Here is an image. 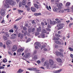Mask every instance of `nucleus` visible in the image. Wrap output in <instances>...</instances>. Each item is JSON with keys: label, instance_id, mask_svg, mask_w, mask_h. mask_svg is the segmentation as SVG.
Instances as JSON below:
<instances>
[{"label": "nucleus", "instance_id": "a18cd8bd", "mask_svg": "<svg viewBox=\"0 0 73 73\" xmlns=\"http://www.w3.org/2000/svg\"><path fill=\"white\" fill-rule=\"evenodd\" d=\"M39 35V33L38 32V33H35V36H38Z\"/></svg>", "mask_w": 73, "mask_h": 73}, {"label": "nucleus", "instance_id": "7c9ffc66", "mask_svg": "<svg viewBox=\"0 0 73 73\" xmlns=\"http://www.w3.org/2000/svg\"><path fill=\"white\" fill-rule=\"evenodd\" d=\"M3 39H4V41H5V40H7V37H6L5 36H3Z\"/></svg>", "mask_w": 73, "mask_h": 73}, {"label": "nucleus", "instance_id": "58836bf2", "mask_svg": "<svg viewBox=\"0 0 73 73\" xmlns=\"http://www.w3.org/2000/svg\"><path fill=\"white\" fill-rule=\"evenodd\" d=\"M9 32H12V33H13V29H11L9 31Z\"/></svg>", "mask_w": 73, "mask_h": 73}, {"label": "nucleus", "instance_id": "7ed1b4c3", "mask_svg": "<svg viewBox=\"0 0 73 73\" xmlns=\"http://www.w3.org/2000/svg\"><path fill=\"white\" fill-rule=\"evenodd\" d=\"M1 14L2 16H4L5 14V9H2L1 11Z\"/></svg>", "mask_w": 73, "mask_h": 73}, {"label": "nucleus", "instance_id": "f8f14e48", "mask_svg": "<svg viewBox=\"0 0 73 73\" xmlns=\"http://www.w3.org/2000/svg\"><path fill=\"white\" fill-rule=\"evenodd\" d=\"M6 44L7 45L9 46L11 45V44H12V42L11 41L8 40L6 42Z\"/></svg>", "mask_w": 73, "mask_h": 73}, {"label": "nucleus", "instance_id": "473e14b6", "mask_svg": "<svg viewBox=\"0 0 73 73\" xmlns=\"http://www.w3.org/2000/svg\"><path fill=\"white\" fill-rule=\"evenodd\" d=\"M18 12H20V13H23V11L19 9L18 10Z\"/></svg>", "mask_w": 73, "mask_h": 73}, {"label": "nucleus", "instance_id": "a19ab883", "mask_svg": "<svg viewBox=\"0 0 73 73\" xmlns=\"http://www.w3.org/2000/svg\"><path fill=\"white\" fill-rule=\"evenodd\" d=\"M28 5L29 7H30L31 6V2H28Z\"/></svg>", "mask_w": 73, "mask_h": 73}, {"label": "nucleus", "instance_id": "bf43d9fd", "mask_svg": "<svg viewBox=\"0 0 73 73\" xmlns=\"http://www.w3.org/2000/svg\"><path fill=\"white\" fill-rule=\"evenodd\" d=\"M25 26H26L27 27H29L28 24V23H26L25 24Z\"/></svg>", "mask_w": 73, "mask_h": 73}, {"label": "nucleus", "instance_id": "774afa93", "mask_svg": "<svg viewBox=\"0 0 73 73\" xmlns=\"http://www.w3.org/2000/svg\"><path fill=\"white\" fill-rule=\"evenodd\" d=\"M71 9L73 11V5L72 6V7H71Z\"/></svg>", "mask_w": 73, "mask_h": 73}, {"label": "nucleus", "instance_id": "393cba45", "mask_svg": "<svg viewBox=\"0 0 73 73\" xmlns=\"http://www.w3.org/2000/svg\"><path fill=\"white\" fill-rule=\"evenodd\" d=\"M2 61H3V62L5 63V62H7V59L6 58L3 59Z\"/></svg>", "mask_w": 73, "mask_h": 73}, {"label": "nucleus", "instance_id": "37998d69", "mask_svg": "<svg viewBox=\"0 0 73 73\" xmlns=\"http://www.w3.org/2000/svg\"><path fill=\"white\" fill-rule=\"evenodd\" d=\"M28 70H33V68H29L27 69Z\"/></svg>", "mask_w": 73, "mask_h": 73}, {"label": "nucleus", "instance_id": "603ef678", "mask_svg": "<svg viewBox=\"0 0 73 73\" xmlns=\"http://www.w3.org/2000/svg\"><path fill=\"white\" fill-rule=\"evenodd\" d=\"M72 25H73V23H71L69 25V26L70 27H71V26H72Z\"/></svg>", "mask_w": 73, "mask_h": 73}, {"label": "nucleus", "instance_id": "4be33fe9", "mask_svg": "<svg viewBox=\"0 0 73 73\" xmlns=\"http://www.w3.org/2000/svg\"><path fill=\"white\" fill-rule=\"evenodd\" d=\"M56 60L58 62H61V59L60 58L56 59Z\"/></svg>", "mask_w": 73, "mask_h": 73}, {"label": "nucleus", "instance_id": "f704fd0d", "mask_svg": "<svg viewBox=\"0 0 73 73\" xmlns=\"http://www.w3.org/2000/svg\"><path fill=\"white\" fill-rule=\"evenodd\" d=\"M53 10L54 12H57V10H58V9L57 8H54V9Z\"/></svg>", "mask_w": 73, "mask_h": 73}, {"label": "nucleus", "instance_id": "c85d7f7f", "mask_svg": "<svg viewBox=\"0 0 73 73\" xmlns=\"http://www.w3.org/2000/svg\"><path fill=\"white\" fill-rule=\"evenodd\" d=\"M46 31L45 30H42V33H46Z\"/></svg>", "mask_w": 73, "mask_h": 73}, {"label": "nucleus", "instance_id": "ddd939ff", "mask_svg": "<svg viewBox=\"0 0 73 73\" xmlns=\"http://www.w3.org/2000/svg\"><path fill=\"white\" fill-rule=\"evenodd\" d=\"M36 45L39 47H40V46H41V44H40V43H39L38 42H36L34 44V45L36 46Z\"/></svg>", "mask_w": 73, "mask_h": 73}, {"label": "nucleus", "instance_id": "bb28decb", "mask_svg": "<svg viewBox=\"0 0 73 73\" xmlns=\"http://www.w3.org/2000/svg\"><path fill=\"white\" fill-rule=\"evenodd\" d=\"M5 35H6V36H7V37H9V33H8V32H7L5 33Z\"/></svg>", "mask_w": 73, "mask_h": 73}, {"label": "nucleus", "instance_id": "f257e3e1", "mask_svg": "<svg viewBox=\"0 0 73 73\" xmlns=\"http://www.w3.org/2000/svg\"><path fill=\"white\" fill-rule=\"evenodd\" d=\"M16 4V2L12 0H6L5 3L3 5L5 9H7L10 7V5H15Z\"/></svg>", "mask_w": 73, "mask_h": 73}, {"label": "nucleus", "instance_id": "6e6552de", "mask_svg": "<svg viewBox=\"0 0 73 73\" xmlns=\"http://www.w3.org/2000/svg\"><path fill=\"white\" fill-rule=\"evenodd\" d=\"M30 56H31V54L29 53H28L25 54L24 56V57H25V58H27L28 57H30Z\"/></svg>", "mask_w": 73, "mask_h": 73}, {"label": "nucleus", "instance_id": "4c0bfd02", "mask_svg": "<svg viewBox=\"0 0 73 73\" xmlns=\"http://www.w3.org/2000/svg\"><path fill=\"white\" fill-rule=\"evenodd\" d=\"M52 68H56V64H54L53 65L52 67Z\"/></svg>", "mask_w": 73, "mask_h": 73}, {"label": "nucleus", "instance_id": "dca6fc26", "mask_svg": "<svg viewBox=\"0 0 73 73\" xmlns=\"http://www.w3.org/2000/svg\"><path fill=\"white\" fill-rule=\"evenodd\" d=\"M32 58L33 60H37V59H38V56L37 55H35L34 56V57H33Z\"/></svg>", "mask_w": 73, "mask_h": 73}, {"label": "nucleus", "instance_id": "4d7b16f0", "mask_svg": "<svg viewBox=\"0 0 73 73\" xmlns=\"http://www.w3.org/2000/svg\"><path fill=\"white\" fill-rule=\"evenodd\" d=\"M41 25H42V26H44V23L42 22L41 23Z\"/></svg>", "mask_w": 73, "mask_h": 73}, {"label": "nucleus", "instance_id": "2f4dec72", "mask_svg": "<svg viewBox=\"0 0 73 73\" xmlns=\"http://www.w3.org/2000/svg\"><path fill=\"white\" fill-rule=\"evenodd\" d=\"M31 41V38H29L27 40V42H29Z\"/></svg>", "mask_w": 73, "mask_h": 73}, {"label": "nucleus", "instance_id": "864d4df0", "mask_svg": "<svg viewBox=\"0 0 73 73\" xmlns=\"http://www.w3.org/2000/svg\"><path fill=\"white\" fill-rule=\"evenodd\" d=\"M23 34H21V38H23Z\"/></svg>", "mask_w": 73, "mask_h": 73}, {"label": "nucleus", "instance_id": "6ab92c4d", "mask_svg": "<svg viewBox=\"0 0 73 73\" xmlns=\"http://www.w3.org/2000/svg\"><path fill=\"white\" fill-rule=\"evenodd\" d=\"M25 7L26 8L27 11H29L30 10V8L29 6H27V5H25Z\"/></svg>", "mask_w": 73, "mask_h": 73}, {"label": "nucleus", "instance_id": "c756f323", "mask_svg": "<svg viewBox=\"0 0 73 73\" xmlns=\"http://www.w3.org/2000/svg\"><path fill=\"white\" fill-rule=\"evenodd\" d=\"M21 19H22V17H19V18H18V19H17L16 20H15V21H19V20H21Z\"/></svg>", "mask_w": 73, "mask_h": 73}, {"label": "nucleus", "instance_id": "49530a36", "mask_svg": "<svg viewBox=\"0 0 73 73\" xmlns=\"http://www.w3.org/2000/svg\"><path fill=\"white\" fill-rule=\"evenodd\" d=\"M46 30H47V31H51V30L50 29L48 28H46Z\"/></svg>", "mask_w": 73, "mask_h": 73}, {"label": "nucleus", "instance_id": "b1692460", "mask_svg": "<svg viewBox=\"0 0 73 73\" xmlns=\"http://www.w3.org/2000/svg\"><path fill=\"white\" fill-rule=\"evenodd\" d=\"M41 36L42 37V38H44L45 37V34H44L42 33V34H41Z\"/></svg>", "mask_w": 73, "mask_h": 73}, {"label": "nucleus", "instance_id": "680f3d73", "mask_svg": "<svg viewBox=\"0 0 73 73\" xmlns=\"http://www.w3.org/2000/svg\"><path fill=\"white\" fill-rule=\"evenodd\" d=\"M0 69H4V67L3 66H1L0 67Z\"/></svg>", "mask_w": 73, "mask_h": 73}, {"label": "nucleus", "instance_id": "aec40b11", "mask_svg": "<svg viewBox=\"0 0 73 73\" xmlns=\"http://www.w3.org/2000/svg\"><path fill=\"white\" fill-rule=\"evenodd\" d=\"M23 72V70H21V69H20L19 70L17 71V73H22Z\"/></svg>", "mask_w": 73, "mask_h": 73}, {"label": "nucleus", "instance_id": "9b49d317", "mask_svg": "<svg viewBox=\"0 0 73 73\" xmlns=\"http://www.w3.org/2000/svg\"><path fill=\"white\" fill-rule=\"evenodd\" d=\"M57 6L58 7V9H60L61 8V7L62 6V3L58 4L57 5Z\"/></svg>", "mask_w": 73, "mask_h": 73}, {"label": "nucleus", "instance_id": "a878e982", "mask_svg": "<svg viewBox=\"0 0 73 73\" xmlns=\"http://www.w3.org/2000/svg\"><path fill=\"white\" fill-rule=\"evenodd\" d=\"M53 40H58L59 39V38H56V37H54V38H53Z\"/></svg>", "mask_w": 73, "mask_h": 73}, {"label": "nucleus", "instance_id": "09e8293b", "mask_svg": "<svg viewBox=\"0 0 73 73\" xmlns=\"http://www.w3.org/2000/svg\"><path fill=\"white\" fill-rule=\"evenodd\" d=\"M45 58H42L41 59V61H42V62H43V61H45Z\"/></svg>", "mask_w": 73, "mask_h": 73}, {"label": "nucleus", "instance_id": "f3484780", "mask_svg": "<svg viewBox=\"0 0 73 73\" xmlns=\"http://www.w3.org/2000/svg\"><path fill=\"white\" fill-rule=\"evenodd\" d=\"M41 27L39 26L38 27V28H37V29H36V31L37 32H41Z\"/></svg>", "mask_w": 73, "mask_h": 73}, {"label": "nucleus", "instance_id": "72a5a7b5", "mask_svg": "<svg viewBox=\"0 0 73 73\" xmlns=\"http://www.w3.org/2000/svg\"><path fill=\"white\" fill-rule=\"evenodd\" d=\"M8 54H9L10 56H12V53L11 52H8Z\"/></svg>", "mask_w": 73, "mask_h": 73}, {"label": "nucleus", "instance_id": "ea45409f", "mask_svg": "<svg viewBox=\"0 0 73 73\" xmlns=\"http://www.w3.org/2000/svg\"><path fill=\"white\" fill-rule=\"evenodd\" d=\"M69 49L70 50V51H73V49L71 47H69Z\"/></svg>", "mask_w": 73, "mask_h": 73}, {"label": "nucleus", "instance_id": "79ce46f5", "mask_svg": "<svg viewBox=\"0 0 73 73\" xmlns=\"http://www.w3.org/2000/svg\"><path fill=\"white\" fill-rule=\"evenodd\" d=\"M23 29L24 31H26L27 29V28H26V27H23Z\"/></svg>", "mask_w": 73, "mask_h": 73}, {"label": "nucleus", "instance_id": "c9c22d12", "mask_svg": "<svg viewBox=\"0 0 73 73\" xmlns=\"http://www.w3.org/2000/svg\"><path fill=\"white\" fill-rule=\"evenodd\" d=\"M0 46L2 48L3 46V43L1 42H0Z\"/></svg>", "mask_w": 73, "mask_h": 73}, {"label": "nucleus", "instance_id": "0e129e2a", "mask_svg": "<svg viewBox=\"0 0 73 73\" xmlns=\"http://www.w3.org/2000/svg\"><path fill=\"white\" fill-rule=\"evenodd\" d=\"M21 6H22V4H20L19 5V7H21Z\"/></svg>", "mask_w": 73, "mask_h": 73}, {"label": "nucleus", "instance_id": "2eb2a0df", "mask_svg": "<svg viewBox=\"0 0 73 73\" xmlns=\"http://www.w3.org/2000/svg\"><path fill=\"white\" fill-rule=\"evenodd\" d=\"M61 23V21H58L57 22L55 21H54L52 22V25H54V24H56V23L57 24H58V23Z\"/></svg>", "mask_w": 73, "mask_h": 73}, {"label": "nucleus", "instance_id": "338daca9", "mask_svg": "<svg viewBox=\"0 0 73 73\" xmlns=\"http://www.w3.org/2000/svg\"><path fill=\"white\" fill-rule=\"evenodd\" d=\"M34 15H35V16H38V13H35L34 14Z\"/></svg>", "mask_w": 73, "mask_h": 73}, {"label": "nucleus", "instance_id": "13d9d810", "mask_svg": "<svg viewBox=\"0 0 73 73\" xmlns=\"http://www.w3.org/2000/svg\"><path fill=\"white\" fill-rule=\"evenodd\" d=\"M14 27V29H16L17 28V26L16 25H15Z\"/></svg>", "mask_w": 73, "mask_h": 73}, {"label": "nucleus", "instance_id": "c03bdc74", "mask_svg": "<svg viewBox=\"0 0 73 73\" xmlns=\"http://www.w3.org/2000/svg\"><path fill=\"white\" fill-rule=\"evenodd\" d=\"M31 31H32V29H30L28 30V32L31 33Z\"/></svg>", "mask_w": 73, "mask_h": 73}, {"label": "nucleus", "instance_id": "5fc2aeb1", "mask_svg": "<svg viewBox=\"0 0 73 73\" xmlns=\"http://www.w3.org/2000/svg\"><path fill=\"white\" fill-rule=\"evenodd\" d=\"M32 24H36V23L35 22L34 20H33L32 22Z\"/></svg>", "mask_w": 73, "mask_h": 73}, {"label": "nucleus", "instance_id": "69168bd1", "mask_svg": "<svg viewBox=\"0 0 73 73\" xmlns=\"http://www.w3.org/2000/svg\"><path fill=\"white\" fill-rule=\"evenodd\" d=\"M70 56L71 57V58H73V55L72 54H71L70 55Z\"/></svg>", "mask_w": 73, "mask_h": 73}, {"label": "nucleus", "instance_id": "a211bd4d", "mask_svg": "<svg viewBox=\"0 0 73 73\" xmlns=\"http://www.w3.org/2000/svg\"><path fill=\"white\" fill-rule=\"evenodd\" d=\"M27 3V0H23L22 2V4L23 5H25Z\"/></svg>", "mask_w": 73, "mask_h": 73}, {"label": "nucleus", "instance_id": "3c124183", "mask_svg": "<svg viewBox=\"0 0 73 73\" xmlns=\"http://www.w3.org/2000/svg\"><path fill=\"white\" fill-rule=\"evenodd\" d=\"M37 62L38 64H40L41 63V61L39 60H38Z\"/></svg>", "mask_w": 73, "mask_h": 73}, {"label": "nucleus", "instance_id": "1a4fd4ad", "mask_svg": "<svg viewBox=\"0 0 73 73\" xmlns=\"http://www.w3.org/2000/svg\"><path fill=\"white\" fill-rule=\"evenodd\" d=\"M61 70H62L61 69H60L58 70H55L53 71V73H60L61 72Z\"/></svg>", "mask_w": 73, "mask_h": 73}, {"label": "nucleus", "instance_id": "39448f33", "mask_svg": "<svg viewBox=\"0 0 73 73\" xmlns=\"http://www.w3.org/2000/svg\"><path fill=\"white\" fill-rule=\"evenodd\" d=\"M34 5L35 8H36V9H39L41 7V5H39L36 4H34Z\"/></svg>", "mask_w": 73, "mask_h": 73}, {"label": "nucleus", "instance_id": "052dcab7", "mask_svg": "<svg viewBox=\"0 0 73 73\" xmlns=\"http://www.w3.org/2000/svg\"><path fill=\"white\" fill-rule=\"evenodd\" d=\"M5 44H3V48L4 49H5Z\"/></svg>", "mask_w": 73, "mask_h": 73}, {"label": "nucleus", "instance_id": "6e6d98bb", "mask_svg": "<svg viewBox=\"0 0 73 73\" xmlns=\"http://www.w3.org/2000/svg\"><path fill=\"white\" fill-rule=\"evenodd\" d=\"M60 41H61V44H62V45H64V43H63V42H62V40L61 39L60 40Z\"/></svg>", "mask_w": 73, "mask_h": 73}, {"label": "nucleus", "instance_id": "423d86ee", "mask_svg": "<svg viewBox=\"0 0 73 73\" xmlns=\"http://www.w3.org/2000/svg\"><path fill=\"white\" fill-rule=\"evenodd\" d=\"M24 49V48H20L17 51V54H19L21 52H23V50Z\"/></svg>", "mask_w": 73, "mask_h": 73}, {"label": "nucleus", "instance_id": "8fccbe9b", "mask_svg": "<svg viewBox=\"0 0 73 73\" xmlns=\"http://www.w3.org/2000/svg\"><path fill=\"white\" fill-rule=\"evenodd\" d=\"M50 25H52V24H53V22H52V21L51 20L50 21Z\"/></svg>", "mask_w": 73, "mask_h": 73}, {"label": "nucleus", "instance_id": "cd10ccee", "mask_svg": "<svg viewBox=\"0 0 73 73\" xmlns=\"http://www.w3.org/2000/svg\"><path fill=\"white\" fill-rule=\"evenodd\" d=\"M70 5V3L69 2H67L66 3V6H69Z\"/></svg>", "mask_w": 73, "mask_h": 73}, {"label": "nucleus", "instance_id": "412c9836", "mask_svg": "<svg viewBox=\"0 0 73 73\" xmlns=\"http://www.w3.org/2000/svg\"><path fill=\"white\" fill-rule=\"evenodd\" d=\"M31 9L33 12H35V11H36V9L34 7H31Z\"/></svg>", "mask_w": 73, "mask_h": 73}, {"label": "nucleus", "instance_id": "4468645a", "mask_svg": "<svg viewBox=\"0 0 73 73\" xmlns=\"http://www.w3.org/2000/svg\"><path fill=\"white\" fill-rule=\"evenodd\" d=\"M46 45H47V44H46V43H44V44L42 45L40 47L41 49H43V48H45Z\"/></svg>", "mask_w": 73, "mask_h": 73}, {"label": "nucleus", "instance_id": "5701e85b", "mask_svg": "<svg viewBox=\"0 0 73 73\" xmlns=\"http://www.w3.org/2000/svg\"><path fill=\"white\" fill-rule=\"evenodd\" d=\"M55 42L58 44H61V42H60L59 41H55Z\"/></svg>", "mask_w": 73, "mask_h": 73}, {"label": "nucleus", "instance_id": "e2e57ef3", "mask_svg": "<svg viewBox=\"0 0 73 73\" xmlns=\"http://www.w3.org/2000/svg\"><path fill=\"white\" fill-rule=\"evenodd\" d=\"M43 50L44 51H46V50H47V49L46 48H44L43 49Z\"/></svg>", "mask_w": 73, "mask_h": 73}, {"label": "nucleus", "instance_id": "de8ad7c7", "mask_svg": "<svg viewBox=\"0 0 73 73\" xmlns=\"http://www.w3.org/2000/svg\"><path fill=\"white\" fill-rule=\"evenodd\" d=\"M36 69L37 68H33V70H36Z\"/></svg>", "mask_w": 73, "mask_h": 73}, {"label": "nucleus", "instance_id": "9d476101", "mask_svg": "<svg viewBox=\"0 0 73 73\" xmlns=\"http://www.w3.org/2000/svg\"><path fill=\"white\" fill-rule=\"evenodd\" d=\"M56 54L57 56H62V53H60L58 52H56Z\"/></svg>", "mask_w": 73, "mask_h": 73}, {"label": "nucleus", "instance_id": "e433bc0d", "mask_svg": "<svg viewBox=\"0 0 73 73\" xmlns=\"http://www.w3.org/2000/svg\"><path fill=\"white\" fill-rule=\"evenodd\" d=\"M55 36H56V37H60V35L57 34H55Z\"/></svg>", "mask_w": 73, "mask_h": 73}, {"label": "nucleus", "instance_id": "0eeeda50", "mask_svg": "<svg viewBox=\"0 0 73 73\" xmlns=\"http://www.w3.org/2000/svg\"><path fill=\"white\" fill-rule=\"evenodd\" d=\"M17 50V46L15 45L13 46L12 49L13 52H15V51H16V50Z\"/></svg>", "mask_w": 73, "mask_h": 73}, {"label": "nucleus", "instance_id": "f03ea898", "mask_svg": "<svg viewBox=\"0 0 73 73\" xmlns=\"http://www.w3.org/2000/svg\"><path fill=\"white\" fill-rule=\"evenodd\" d=\"M53 63H54L53 60H52L50 59L49 60L48 63V61H46L44 62V66L46 65L48 68H49V67H51L53 65Z\"/></svg>", "mask_w": 73, "mask_h": 73}, {"label": "nucleus", "instance_id": "20e7f679", "mask_svg": "<svg viewBox=\"0 0 73 73\" xmlns=\"http://www.w3.org/2000/svg\"><path fill=\"white\" fill-rule=\"evenodd\" d=\"M57 27H59V28L58 29V30H60L63 27H64V24H61L57 25Z\"/></svg>", "mask_w": 73, "mask_h": 73}]
</instances>
